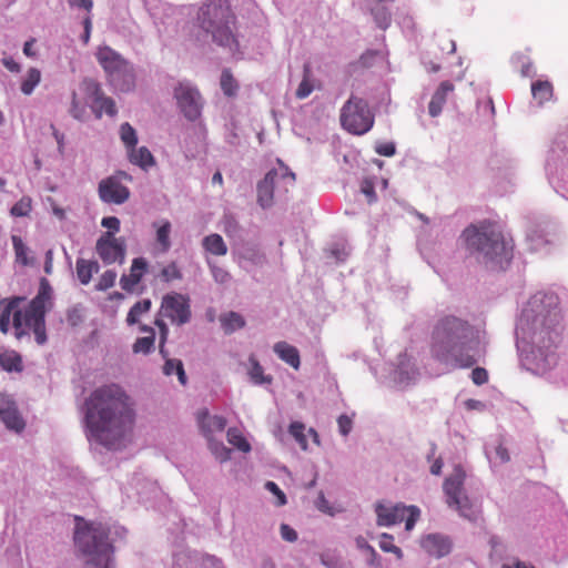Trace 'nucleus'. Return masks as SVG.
<instances>
[{"label":"nucleus","instance_id":"nucleus-1","mask_svg":"<svg viewBox=\"0 0 568 568\" xmlns=\"http://www.w3.org/2000/svg\"><path fill=\"white\" fill-rule=\"evenodd\" d=\"M133 406L131 397L116 384L95 388L84 402V420L90 435L100 444L113 447L133 428Z\"/></svg>","mask_w":568,"mask_h":568},{"label":"nucleus","instance_id":"nucleus-2","mask_svg":"<svg viewBox=\"0 0 568 568\" xmlns=\"http://www.w3.org/2000/svg\"><path fill=\"white\" fill-rule=\"evenodd\" d=\"M429 349L435 361L450 368L473 367L484 353L478 331L454 315H445L435 323Z\"/></svg>","mask_w":568,"mask_h":568},{"label":"nucleus","instance_id":"nucleus-3","mask_svg":"<svg viewBox=\"0 0 568 568\" xmlns=\"http://www.w3.org/2000/svg\"><path fill=\"white\" fill-rule=\"evenodd\" d=\"M24 298L13 297L2 310V333H6L12 315V325L17 338L34 334L36 342L42 345L47 342L45 314L52 307V287L47 278H41L38 294L29 302L24 310L18 306Z\"/></svg>","mask_w":568,"mask_h":568},{"label":"nucleus","instance_id":"nucleus-4","mask_svg":"<svg viewBox=\"0 0 568 568\" xmlns=\"http://www.w3.org/2000/svg\"><path fill=\"white\" fill-rule=\"evenodd\" d=\"M466 247L483 255L494 268L504 270L513 258L514 242L494 222L470 224L462 234Z\"/></svg>","mask_w":568,"mask_h":568},{"label":"nucleus","instance_id":"nucleus-5","mask_svg":"<svg viewBox=\"0 0 568 568\" xmlns=\"http://www.w3.org/2000/svg\"><path fill=\"white\" fill-rule=\"evenodd\" d=\"M78 549L87 556V568H110L113 547L109 542V530L102 524L79 523L74 532Z\"/></svg>","mask_w":568,"mask_h":568},{"label":"nucleus","instance_id":"nucleus-6","mask_svg":"<svg viewBox=\"0 0 568 568\" xmlns=\"http://www.w3.org/2000/svg\"><path fill=\"white\" fill-rule=\"evenodd\" d=\"M234 24L235 16L227 3L220 1L206 6L202 19L203 29L212 34L215 42L231 50L239 47L232 30Z\"/></svg>","mask_w":568,"mask_h":568},{"label":"nucleus","instance_id":"nucleus-7","mask_svg":"<svg viewBox=\"0 0 568 568\" xmlns=\"http://www.w3.org/2000/svg\"><path fill=\"white\" fill-rule=\"evenodd\" d=\"M95 58L104 70L109 82L119 91L128 92L135 87L132 64L108 45L99 47Z\"/></svg>","mask_w":568,"mask_h":568},{"label":"nucleus","instance_id":"nucleus-8","mask_svg":"<svg viewBox=\"0 0 568 568\" xmlns=\"http://www.w3.org/2000/svg\"><path fill=\"white\" fill-rule=\"evenodd\" d=\"M538 303L545 305V307L548 308L546 314H542V311L538 312V315L542 316V324L547 328L546 334L548 336V342L547 344L545 343L544 337L541 336L544 333L542 331L538 334H535L534 342L538 345L539 351H541V348H546L548 352H550V349L556 346L559 339V331L557 327L559 326L561 316L558 310V296L552 293H538L532 296L530 304L535 307Z\"/></svg>","mask_w":568,"mask_h":568},{"label":"nucleus","instance_id":"nucleus-9","mask_svg":"<svg viewBox=\"0 0 568 568\" xmlns=\"http://www.w3.org/2000/svg\"><path fill=\"white\" fill-rule=\"evenodd\" d=\"M339 120L346 131L361 135L372 129L374 114L364 99L351 95L341 109Z\"/></svg>","mask_w":568,"mask_h":568},{"label":"nucleus","instance_id":"nucleus-10","mask_svg":"<svg viewBox=\"0 0 568 568\" xmlns=\"http://www.w3.org/2000/svg\"><path fill=\"white\" fill-rule=\"evenodd\" d=\"M466 474L462 466H456L453 473L445 479L443 490L446 495L447 505L455 508L460 516L475 520L477 511L475 510L468 496L465 494L464 483Z\"/></svg>","mask_w":568,"mask_h":568},{"label":"nucleus","instance_id":"nucleus-11","mask_svg":"<svg viewBox=\"0 0 568 568\" xmlns=\"http://www.w3.org/2000/svg\"><path fill=\"white\" fill-rule=\"evenodd\" d=\"M277 168L270 170L264 179L257 183V203L261 207L267 209L274 201V180L281 179L277 185V193H287L295 183V174L281 160H277Z\"/></svg>","mask_w":568,"mask_h":568},{"label":"nucleus","instance_id":"nucleus-12","mask_svg":"<svg viewBox=\"0 0 568 568\" xmlns=\"http://www.w3.org/2000/svg\"><path fill=\"white\" fill-rule=\"evenodd\" d=\"M375 510L378 526H392L405 520L406 530L413 529L420 514L419 509L415 506H387L382 503L376 505Z\"/></svg>","mask_w":568,"mask_h":568},{"label":"nucleus","instance_id":"nucleus-13","mask_svg":"<svg viewBox=\"0 0 568 568\" xmlns=\"http://www.w3.org/2000/svg\"><path fill=\"white\" fill-rule=\"evenodd\" d=\"M178 106L189 121L201 116L203 100L200 91L189 82H180L174 89Z\"/></svg>","mask_w":568,"mask_h":568},{"label":"nucleus","instance_id":"nucleus-14","mask_svg":"<svg viewBox=\"0 0 568 568\" xmlns=\"http://www.w3.org/2000/svg\"><path fill=\"white\" fill-rule=\"evenodd\" d=\"M95 252L105 265L125 261L126 245L122 237H115L112 232L103 233L97 241Z\"/></svg>","mask_w":568,"mask_h":568},{"label":"nucleus","instance_id":"nucleus-15","mask_svg":"<svg viewBox=\"0 0 568 568\" xmlns=\"http://www.w3.org/2000/svg\"><path fill=\"white\" fill-rule=\"evenodd\" d=\"M160 313L172 324L184 325L191 320L190 298L180 293L166 294L162 300Z\"/></svg>","mask_w":568,"mask_h":568},{"label":"nucleus","instance_id":"nucleus-16","mask_svg":"<svg viewBox=\"0 0 568 568\" xmlns=\"http://www.w3.org/2000/svg\"><path fill=\"white\" fill-rule=\"evenodd\" d=\"M122 179L130 181L131 176L123 171H119L116 174L100 181L98 192L102 202L123 204L129 200L130 190L122 184Z\"/></svg>","mask_w":568,"mask_h":568},{"label":"nucleus","instance_id":"nucleus-17","mask_svg":"<svg viewBox=\"0 0 568 568\" xmlns=\"http://www.w3.org/2000/svg\"><path fill=\"white\" fill-rule=\"evenodd\" d=\"M80 89L82 92L92 100V110L95 113V116L100 119L104 113L110 116H114L116 114V106L114 101L111 98L104 97L103 91L100 84L92 79H84Z\"/></svg>","mask_w":568,"mask_h":568},{"label":"nucleus","instance_id":"nucleus-18","mask_svg":"<svg viewBox=\"0 0 568 568\" xmlns=\"http://www.w3.org/2000/svg\"><path fill=\"white\" fill-rule=\"evenodd\" d=\"M154 324L159 327L160 331V344H159V351L163 358H165V363L163 366V373L166 376H171L173 374H176L179 382L182 385H185L187 382V377L184 371V366L182 361L169 358V353L165 349L164 345L168 339L169 335V328L168 325L164 323L162 318H155Z\"/></svg>","mask_w":568,"mask_h":568},{"label":"nucleus","instance_id":"nucleus-19","mask_svg":"<svg viewBox=\"0 0 568 568\" xmlns=\"http://www.w3.org/2000/svg\"><path fill=\"white\" fill-rule=\"evenodd\" d=\"M149 267L144 257H135L132 261L130 273L120 277V286L126 293H134Z\"/></svg>","mask_w":568,"mask_h":568},{"label":"nucleus","instance_id":"nucleus-20","mask_svg":"<svg viewBox=\"0 0 568 568\" xmlns=\"http://www.w3.org/2000/svg\"><path fill=\"white\" fill-rule=\"evenodd\" d=\"M196 419L206 439H211L214 433H222L226 426V419L223 416H211L206 408L197 412Z\"/></svg>","mask_w":568,"mask_h":568},{"label":"nucleus","instance_id":"nucleus-21","mask_svg":"<svg viewBox=\"0 0 568 568\" xmlns=\"http://www.w3.org/2000/svg\"><path fill=\"white\" fill-rule=\"evenodd\" d=\"M2 423L10 430L21 433L26 427V422L19 413L17 406L2 398Z\"/></svg>","mask_w":568,"mask_h":568},{"label":"nucleus","instance_id":"nucleus-22","mask_svg":"<svg viewBox=\"0 0 568 568\" xmlns=\"http://www.w3.org/2000/svg\"><path fill=\"white\" fill-rule=\"evenodd\" d=\"M424 550L434 557H444L449 554L452 545L448 538L439 535H428L422 540Z\"/></svg>","mask_w":568,"mask_h":568},{"label":"nucleus","instance_id":"nucleus-23","mask_svg":"<svg viewBox=\"0 0 568 568\" xmlns=\"http://www.w3.org/2000/svg\"><path fill=\"white\" fill-rule=\"evenodd\" d=\"M454 84L450 81H443L435 93L428 105V111L432 116L440 114L444 104L446 103L447 95L454 91Z\"/></svg>","mask_w":568,"mask_h":568},{"label":"nucleus","instance_id":"nucleus-24","mask_svg":"<svg viewBox=\"0 0 568 568\" xmlns=\"http://www.w3.org/2000/svg\"><path fill=\"white\" fill-rule=\"evenodd\" d=\"M274 353L286 364L292 366L294 369H298L301 365V357L298 349L286 343V342H277L274 344Z\"/></svg>","mask_w":568,"mask_h":568},{"label":"nucleus","instance_id":"nucleus-25","mask_svg":"<svg viewBox=\"0 0 568 568\" xmlns=\"http://www.w3.org/2000/svg\"><path fill=\"white\" fill-rule=\"evenodd\" d=\"M140 331L148 335L136 338L132 345V351L134 354H150L154 349L155 332L152 327L146 325H141Z\"/></svg>","mask_w":568,"mask_h":568},{"label":"nucleus","instance_id":"nucleus-26","mask_svg":"<svg viewBox=\"0 0 568 568\" xmlns=\"http://www.w3.org/2000/svg\"><path fill=\"white\" fill-rule=\"evenodd\" d=\"M100 270L99 263L93 260L78 258L75 262V272L79 282L82 285H88L93 274Z\"/></svg>","mask_w":568,"mask_h":568},{"label":"nucleus","instance_id":"nucleus-27","mask_svg":"<svg viewBox=\"0 0 568 568\" xmlns=\"http://www.w3.org/2000/svg\"><path fill=\"white\" fill-rule=\"evenodd\" d=\"M128 156L132 164L146 170L155 164L154 156L146 146H133L128 150Z\"/></svg>","mask_w":568,"mask_h":568},{"label":"nucleus","instance_id":"nucleus-28","mask_svg":"<svg viewBox=\"0 0 568 568\" xmlns=\"http://www.w3.org/2000/svg\"><path fill=\"white\" fill-rule=\"evenodd\" d=\"M155 227V242L162 253H166L171 248V223L168 220L154 223Z\"/></svg>","mask_w":568,"mask_h":568},{"label":"nucleus","instance_id":"nucleus-29","mask_svg":"<svg viewBox=\"0 0 568 568\" xmlns=\"http://www.w3.org/2000/svg\"><path fill=\"white\" fill-rule=\"evenodd\" d=\"M12 245L16 256V262L22 266L34 264V258L30 255V248L18 235H12Z\"/></svg>","mask_w":568,"mask_h":568},{"label":"nucleus","instance_id":"nucleus-30","mask_svg":"<svg viewBox=\"0 0 568 568\" xmlns=\"http://www.w3.org/2000/svg\"><path fill=\"white\" fill-rule=\"evenodd\" d=\"M204 250L213 255L223 256L227 253V246L220 234L213 233L202 241Z\"/></svg>","mask_w":568,"mask_h":568},{"label":"nucleus","instance_id":"nucleus-31","mask_svg":"<svg viewBox=\"0 0 568 568\" xmlns=\"http://www.w3.org/2000/svg\"><path fill=\"white\" fill-rule=\"evenodd\" d=\"M220 322L225 334H232L236 329H241L245 326V320L236 312L222 314Z\"/></svg>","mask_w":568,"mask_h":568},{"label":"nucleus","instance_id":"nucleus-32","mask_svg":"<svg viewBox=\"0 0 568 568\" xmlns=\"http://www.w3.org/2000/svg\"><path fill=\"white\" fill-rule=\"evenodd\" d=\"M531 93L539 104H544L551 100L554 95V87L549 81H536L531 84Z\"/></svg>","mask_w":568,"mask_h":568},{"label":"nucleus","instance_id":"nucleus-33","mask_svg":"<svg viewBox=\"0 0 568 568\" xmlns=\"http://www.w3.org/2000/svg\"><path fill=\"white\" fill-rule=\"evenodd\" d=\"M2 369L7 372L21 373L23 371L21 355L16 351L2 352Z\"/></svg>","mask_w":568,"mask_h":568},{"label":"nucleus","instance_id":"nucleus-34","mask_svg":"<svg viewBox=\"0 0 568 568\" xmlns=\"http://www.w3.org/2000/svg\"><path fill=\"white\" fill-rule=\"evenodd\" d=\"M41 81V72L37 68H30L26 75L22 78L20 83V90L23 94L30 95L34 88L40 83Z\"/></svg>","mask_w":568,"mask_h":568},{"label":"nucleus","instance_id":"nucleus-35","mask_svg":"<svg viewBox=\"0 0 568 568\" xmlns=\"http://www.w3.org/2000/svg\"><path fill=\"white\" fill-rule=\"evenodd\" d=\"M152 306V302L149 298L136 302L129 311L126 315L128 325H134L139 323L142 315L146 314Z\"/></svg>","mask_w":568,"mask_h":568},{"label":"nucleus","instance_id":"nucleus-36","mask_svg":"<svg viewBox=\"0 0 568 568\" xmlns=\"http://www.w3.org/2000/svg\"><path fill=\"white\" fill-rule=\"evenodd\" d=\"M248 362L251 364L248 376L254 384L261 385L265 383L270 384L272 382L271 376L264 375V369L254 355L250 356Z\"/></svg>","mask_w":568,"mask_h":568},{"label":"nucleus","instance_id":"nucleus-37","mask_svg":"<svg viewBox=\"0 0 568 568\" xmlns=\"http://www.w3.org/2000/svg\"><path fill=\"white\" fill-rule=\"evenodd\" d=\"M155 277L160 278L163 283H170L182 280L183 274L176 262H170L161 268L160 273Z\"/></svg>","mask_w":568,"mask_h":568},{"label":"nucleus","instance_id":"nucleus-38","mask_svg":"<svg viewBox=\"0 0 568 568\" xmlns=\"http://www.w3.org/2000/svg\"><path fill=\"white\" fill-rule=\"evenodd\" d=\"M312 70L310 64H305L303 68V79L296 90V98L305 99L307 98L314 90V85L311 80Z\"/></svg>","mask_w":568,"mask_h":568},{"label":"nucleus","instance_id":"nucleus-39","mask_svg":"<svg viewBox=\"0 0 568 568\" xmlns=\"http://www.w3.org/2000/svg\"><path fill=\"white\" fill-rule=\"evenodd\" d=\"M227 442L233 445L235 448L243 453H248L251 450V445L243 436L240 429L235 427H231L227 430Z\"/></svg>","mask_w":568,"mask_h":568},{"label":"nucleus","instance_id":"nucleus-40","mask_svg":"<svg viewBox=\"0 0 568 568\" xmlns=\"http://www.w3.org/2000/svg\"><path fill=\"white\" fill-rule=\"evenodd\" d=\"M436 50L439 51V54L435 51V54L439 58L445 55L454 54L456 51V43L453 39H450L446 34L437 36L435 40Z\"/></svg>","mask_w":568,"mask_h":568},{"label":"nucleus","instance_id":"nucleus-41","mask_svg":"<svg viewBox=\"0 0 568 568\" xmlns=\"http://www.w3.org/2000/svg\"><path fill=\"white\" fill-rule=\"evenodd\" d=\"M305 430L306 427L301 422H293L288 426L290 435L296 440V443L303 450H306L308 447Z\"/></svg>","mask_w":568,"mask_h":568},{"label":"nucleus","instance_id":"nucleus-42","mask_svg":"<svg viewBox=\"0 0 568 568\" xmlns=\"http://www.w3.org/2000/svg\"><path fill=\"white\" fill-rule=\"evenodd\" d=\"M120 138L126 148V151L138 144V136L135 130L130 123L125 122L120 128Z\"/></svg>","mask_w":568,"mask_h":568},{"label":"nucleus","instance_id":"nucleus-43","mask_svg":"<svg viewBox=\"0 0 568 568\" xmlns=\"http://www.w3.org/2000/svg\"><path fill=\"white\" fill-rule=\"evenodd\" d=\"M237 82L230 70H224L221 74V89L227 97H233L237 91Z\"/></svg>","mask_w":568,"mask_h":568},{"label":"nucleus","instance_id":"nucleus-44","mask_svg":"<svg viewBox=\"0 0 568 568\" xmlns=\"http://www.w3.org/2000/svg\"><path fill=\"white\" fill-rule=\"evenodd\" d=\"M207 442L211 453L215 456L217 460L223 463L230 459L231 449L223 445V443L214 440L213 437H211V439H207Z\"/></svg>","mask_w":568,"mask_h":568},{"label":"nucleus","instance_id":"nucleus-45","mask_svg":"<svg viewBox=\"0 0 568 568\" xmlns=\"http://www.w3.org/2000/svg\"><path fill=\"white\" fill-rule=\"evenodd\" d=\"M374 20L378 28L386 30L392 21L390 12L385 7H377L372 10Z\"/></svg>","mask_w":568,"mask_h":568},{"label":"nucleus","instance_id":"nucleus-46","mask_svg":"<svg viewBox=\"0 0 568 568\" xmlns=\"http://www.w3.org/2000/svg\"><path fill=\"white\" fill-rule=\"evenodd\" d=\"M116 272L113 270H106L104 273L101 274V276L98 280V283L95 284L97 291H106L114 286L115 280H116Z\"/></svg>","mask_w":568,"mask_h":568},{"label":"nucleus","instance_id":"nucleus-47","mask_svg":"<svg viewBox=\"0 0 568 568\" xmlns=\"http://www.w3.org/2000/svg\"><path fill=\"white\" fill-rule=\"evenodd\" d=\"M379 547L385 552H393L398 559L403 557V552L399 547L394 545L393 536L388 534H382L379 540Z\"/></svg>","mask_w":568,"mask_h":568},{"label":"nucleus","instance_id":"nucleus-48","mask_svg":"<svg viewBox=\"0 0 568 568\" xmlns=\"http://www.w3.org/2000/svg\"><path fill=\"white\" fill-rule=\"evenodd\" d=\"M85 111H87V104L81 102L78 99V94L75 92H72L71 106H70V110H69L70 114L75 120H80L81 121L84 118Z\"/></svg>","mask_w":568,"mask_h":568},{"label":"nucleus","instance_id":"nucleus-49","mask_svg":"<svg viewBox=\"0 0 568 568\" xmlns=\"http://www.w3.org/2000/svg\"><path fill=\"white\" fill-rule=\"evenodd\" d=\"M31 211V200L29 197H22L11 207V214L13 216H27Z\"/></svg>","mask_w":568,"mask_h":568},{"label":"nucleus","instance_id":"nucleus-50","mask_svg":"<svg viewBox=\"0 0 568 568\" xmlns=\"http://www.w3.org/2000/svg\"><path fill=\"white\" fill-rule=\"evenodd\" d=\"M338 430L343 436H347L353 428V419L348 415H341L337 418Z\"/></svg>","mask_w":568,"mask_h":568},{"label":"nucleus","instance_id":"nucleus-51","mask_svg":"<svg viewBox=\"0 0 568 568\" xmlns=\"http://www.w3.org/2000/svg\"><path fill=\"white\" fill-rule=\"evenodd\" d=\"M265 488L277 497V505L283 506L286 504V496L274 481H266Z\"/></svg>","mask_w":568,"mask_h":568},{"label":"nucleus","instance_id":"nucleus-52","mask_svg":"<svg viewBox=\"0 0 568 568\" xmlns=\"http://www.w3.org/2000/svg\"><path fill=\"white\" fill-rule=\"evenodd\" d=\"M375 151L377 154L383 155V156H393L396 152V148L393 142H383V143H378L375 146Z\"/></svg>","mask_w":568,"mask_h":568},{"label":"nucleus","instance_id":"nucleus-53","mask_svg":"<svg viewBox=\"0 0 568 568\" xmlns=\"http://www.w3.org/2000/svg\"><path fill=\"white\" fill-rule=\"evenodd\" d=\"M471 381L476 385H483L488 382V373L485 368L476 367L471 372Z\"/></svg>","mask_w":568,"mask_h":568},{"label":"nucleus","instance_id":"nucleus-54","mask_svg":"<svg viewBox=\"0 0 568 568\" xmlns=\"http://www.w3.org/2000/svg\"><path fill=\"white\" fill-rule=\"evenodd\" d=\"M101 225L114 234L120 230V220L116 216H106L102 219Z\"/></svg>","mask_w":568,"mask_h":568},{"label":"nucleus","instance_id":"nucleus-55","mask_svg":"<svg viewBox=\"0 0 568 568\" xmlns=\"http://www.w3.org/2000/svg\"><path fill=\"white\" fill-rule=\"evenodd\" d=\"M280 530L284 540L290 542L297 540V532L291 526L282 524Z\"/></svg>","mask_w":568,"mask_h":568},{"label":"nucleus","instance_id":"nucleus-56","mask_svg":"<svg viewBox=\"0 0 568 568\" xmlns=\"http://www.w3.org/2000/svg\"><path fill=\"white\" fill-rule=\"evenodd\" d=\"M211 271H212L214 280L219 283H225L230 278V274L222 267H219L216 265H211Z\"/></svg>","mask_w":568,"mask_h":568},{"label":"nucleus","instance_id":"nucleus-57","mask_svg":"<svg viewBox=\"0 0 568 568\" xmlns=\"http://www.w3.org/2000/svg\"><path fill=\"white\" fill-rule=\"evenodd\" d=\"M356 545L359 549L368 551L373 559L377 556L375 549L366 541L364 537H357Z\"/></svg>","mask_w":568,"mask_h":568},{"label":"nucleus","instance_id":"nucleus-58","mask_svg":"<svg viewBox=\"0 0 568 568\" xmlns=\"http://www.w3.org/2000/svg\"><path fill=\"white\" fill-rule=\"evenodd\" d=\"M71 7L83 8L87 11H90L93 7L92 0H68Z\"/></svg>","mask_w":568,"mask_h":568},{"label":"nucleus","instance_id":"nucleus-59","mask_svg":"<svg viewBox=\"0 0 568 568\" xmlns=\"http://www.w3.org/2000/svg\"><path fill=\"white\" fill-rule=\"evenodd\" d=\"M83 27H84V32L82 34V41H83L84 44H88V42L90 40V36H91V28H92V23H91L90 17H87L84 19Z\"/></svg>","mask_w":568,"mask_h":568},{"label":"nucleus","instance_id":"nucleus-60","mask_svg":"<svg viewBox=\"0 0 568 568\" xmlns=\"http://www.w3.org/2000/svg\"><path fill=\"white\" fill-rule=\"evenodd\" d=\"M496 455L500 459L501 463H507L510 460L508 449L503 445H498L496 447Z\"/></svg>","mask_w":568,"mask_h":568},{"label":"nucleus","instance_id":"nucleus-61","mask_svg":"<svg viewBox=\"0 0 568 568\" xmlns=\"http://www.w3.org/2000/svg\"><path fill=\"white\" fill-rule=\"evenodd\" d=\"M52 129H53V136L58 144V150L62 154L63 150H64V134H62L58 130H55L54 126H52Z\"/></svg>","mask_w":568,"mask_h":568},{"label":"nucleus","instance_id":"nucleus-62","mask_svg":"<svg viewBox=\"0 0 568 568\" xmlns=\"http://www.w3.org/2000/svg\"><path fill=\"white\" fill-rule=\"evenodd\" d=\"M36 40L34 39H30L28 40L24 45H23V53L27 55V57H30V58H34L36 57V51L33 50V44H34Z\"/></svg>","mask_w":568,"mask_h":568},{"label":"nucleus","instance_id":"nucleus-63","mask_svg":"<svg viewBox=\"0 0 568 568\" xmlns=\"http://www.w3.org/2000/svg\"><path fill=\"white\" fill-rule=\"evenodd\" d=\"M52 267H53L52 252L48 251L45 254V262H44L45 274L50 275L52 273Z\"/></svg>","mask_w":568,"mask_h":568},{"label":"nucleus","instance_id":"nucleus-64","mask_svg":"<svg viewBox=\"0 0 568 568\" xmlns=\"http://www.w3.org/2000/svg\"><path fill=\"white\" fill-rule=\"evenodd\" d=\"M443 465H444V463H443L442 458H437L430 466V473L436 476L440 475Z\"/></svg>","mask_w":568,"mask_h":568}]
</instances>
